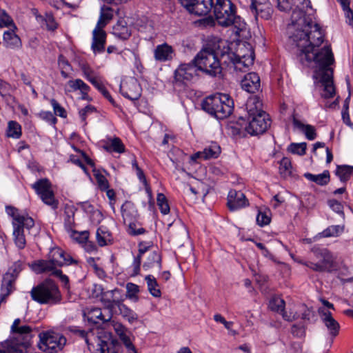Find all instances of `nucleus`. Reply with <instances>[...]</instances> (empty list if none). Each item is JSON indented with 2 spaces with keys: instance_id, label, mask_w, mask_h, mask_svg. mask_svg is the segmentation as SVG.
I'll list each match as a JSON object with an SVG mask.
<instances>
[{
  "instance_id": "nucleus-1",
  "label": "nucleus",
  "mask_w": 353,
  "mask_h": 353,
  "mask_svg": "<svg viewBox=\"0 0 353 353\" xmlns=\"http://www.w3.org/2000/svg\"><path fill=\"white\" fill-rule=\"evenodd\" d=\"M292 25L289 27V40L292 45L297 48L298 56L302 64L310 66L317 64V59L312 57L321 55L328 51L333 54L331 46H325L320 50L316 49L323 42L324 34L320 26L314 22L311 17L306 16L303 10H294L292 14Z\"/></svg>"
},
{
  "instance_id": "nucleus-2",
  "label": "nucleus",
  "mask_w": 353,
  "mask_h": 353,
  "mask_svg": "<svg viewBox=\"0 0 353 353\" xmlns=\"http://www.w3.org/2000/svg\"><path fill=\"white\" fill-rule=\"evenodd\" d=\"M261 103L254 99L253 103L247 104L246 119L240 117L237 122L230 127L231 133L239 137L259 136L265 133L271 125L270 115L261 109Z\"/></svg>"
},
{
  "instance_id": "nucleus-3",
  "label": "nucleus",
  "mask_w": 353,
  "mask_h": 353,
  "mask_svg": "<svg viewBox=\"0 0 353 353\" xmlns=\"http://www.w3.org/2000/svg\"><path fill=\"white\" fill-rule=\"evenodd\" d=\"M222 41L213 46L208 45L203 48L194 58L201 72L211 76L216 77L221 74L223 60L228 52V46H221Z\"/></svg>"
},
{
  "instance_id": "nucleus-4",
  "label": "nucleus",
  "mask_w": 353,
  "mask_h": 353,
  "mask_svg": "<svg viewBox=\"0 0 353 353\" xmlns=\"http://www.w3.org/2000/svg\"><path fill=\"white\" fill-rule=\"evenodd\" d=\"M20 319H16L12 326L11 332L14 336L0 343V353H27L30 345L32 327L30 325H20Z\"/></svg>"
},
{
  "instance_id": "nucleus-5",
  "label": "nucleus",
  "mask_w": 353,
  "mask_h": 353,
  "mask_svg": "<svg viewBox=\"0 0 353 353\" xmlns=\"http://www.w3.org/2000/svg\"><path fill=\"white\" fill-rule=\"evenodd\" d=\"M212 12L217 24L223 28L232 26L239 33L245 28V23L237 14V8L232 0H215Z\"/></svg>"
},
{
  "instance_id": "nucleus-6",
  "label": "nucleus",
  "mask_w": 353,
  "mask_h": 353,
  "mask_svg": "<svg viewBox=\"0 0 353 353\" xmlns=\"http://www.w3.org/2000/svg\"><path fill=\"white\" fill-rule=\"evenodd\" d=\"M323 57V61L322 58H319L321 55L313 56L312 58L317 59V64H314L316 68L314 74V78L319 79V81L324 87L322 97L325 99L332 98L335 95V87L333 82V70L330 68V65L334 63V54H332L328 51H325L322 54Z\"/></svg>"
},
{
  "instance_id": "nucleus-7",
  "label": "nucleus",
  "mask_w": 353,
  "mask_h": 353,
  "mask_svg": "<svg viewBox=\"0 0 353 353\" xmlns=\"http://www.w3.org/2000/svg\"><path fill=\"white\" fill-rule=\"evenodd\" d=\"M202 109L217 119H223L233 112V101L228 94H216L205 97L201 102Z\"/></svg>"
},
{
  "instance_id": "nucleus-8",
  "label": "nucleus",
  "mask_w": 353,
  "mask_h": 353,
  "mask_svg": "<svg viewBox=\"0 0 353 353\" xmlns=\"http://www.w3.org/2000/svg\"><path fill=\"white\" fill-rule=\"evenodd\" d=\"M33 301L40 304L56 305L61 303L62 295L57 284L50 279H46L33 287L30 291Z\"/></svg>"
},
{
  "instance_id": "nucleus-9",
  "label": "nucleus",
  "mask_w": 353,
  "mask_h": 353,
  "mask_svg": "<svg viewBox=\"0 0 353 353\" xmlns=\"http://www.w3.org/2000/svg\"><path fill=\"white\" fill-rule=\"evenodd\" d=\"M310 252L318 260L317 262H312L310 264L313 271L331 273L336 270L334 258L332 252L327 248L315 245L310 249Z\"/></svg>"
},
{
  "instance_id": "nucleus-10",
  "label": "nucleus",
  "mask_w": 353,
  "mask_h": 353,
  "mask_svg": "<svg viewBox=\"0 0 353 353\" xmlns=\"http://www.w3.org/2000/svg\"><path fill=\"white\" fill-rule=\"evenodd\" d=\"M39 348L46 353H57L62 350L66 344V338L54 330L42 332L39 334Z\"/></svg>"
},
{
  "instance_id": "nucleus-11",
  "label": "nucleus",
  "mask_w": 353,
  "mask_h": 353,
  "mask_svg": "<svg viewBox=\"0 0 353 353\" xmlns=\"http://www.w3.org/2000/svg\"><path fill=\"white\" fill-rule=\"evenodd\" d=\"M32 188L45 204L50 206L53 210L58 208L59 201L54 197L52 184L48 179H39L32 185Z\"/></svg>"
},
{
  "instance_id": "nucleus-12",
  "label": "nucleus",
  "mask_w": 353,
  "mask_h": 353,
  "mask_svg": "<svg viewBox=\"0 0 353 353\" xmlns=\"http://www.w3.org/2000/svg\"><path fill=\"white\" fill-rule=\"evenodd\" d=\"M254 52L252 50L249 51V54H236L232 52L228 47V52L225 55L223 63L228 65L232 63L234 69L239 71H245L254 63Z\"/></svg>"
},
{
  "instance_id": "nucleus-13",
  "label": "nucleus",
  "mask_w": 353,
  "mask_h": 353,
  "mask_svg": "<svg viewBox=\"0 0 353 353\" xmlns=\"http://www.w3.org/2000/svg\"><path fill=\"white\" fill-rule=\"evenodd\" d=\"M190 14L203 16L212 11L215 0H179Z\"/></svg>"
},
{
  "instance_id": "nucleus-14",
  "label": "nucleus",
  "mask_w": 353,
  "mask_h": 353,
  "mask_svg": "<svg viewBox=\"0 0 353 353\" xmlns=\"http://www.w3.org/2000/svg\"><path fill=\"white\" fill-rule=\"evenodd\" d=\"M201 72L194 59L188 63H181L174 71V81L176 84H181L185 81H190L199 76Z\"/></svg>"
},
{
  "instance_id": "nucleus-15",
  "label": "nucleus",
  "mask_w": 353,
  "mask_h": 353,
  "mask_svg": "<svg viewBox=\"0 0 353 353\" xmlns=\"http://www.w3.org/2000/svg\"><path fill=\"white\" fill-rule=\"evenodd\" d=\"M249 8L256 21L259 19L269 20L273 13V8L269 0H250Z\"/></svg>"
},
{
  "instance_id": "nucleus-16",
  "label": "nucleus",
  "mask_w": 353,
  "mask_h": 353,
  "mask_svg": "<svg viewBox=\"0 0 353 353\" xmlns=\"http://www.w3.org/2000/svg\"><path fill=\"white\" fill-rule=\"evenodd\" d=\"M123 301H116L111 302L109 299H105L106 308L110 312H113L115 307H117L120 314L127 319L130 323H134L138 319V315L125 305L122 303Z\"/></svg>"
},
{
  "instance_id": "nucleus-17",
  "label": "nucleus",
  "mask_w": 353,
  "mask_h": 353,
  "mask_svg": "<svg viewBox=\"0 0 353 353\" xmlns=\"http://www.w3.org/2000/svg\"><path fill=\"white\" fill-rule=\"evenodd\" d=\"M227 205L230 211H235L249 205V201L241 191L231 190L228 195Z\"/></svg>"
},
{
  "instance_id": "nucleus-18",
  "label": "nucleus",
  "mask_w": 353,
  "mask_h": 353,
  "mask_svg": "<svg viewBox=\"0 0 353 353\" xmlns=\"http://www.w3.org/2000/svg\"><path fill=\"white\" fill-rule=\"evenodd\" d=\"M319 312L323 323L329 332V334L332 339L335 338L339 333V323L332 317V313L330 311H325L324 309L320 308Z\"/></svg>"
},
{
  "instance_id": "nucleus-19",
  "label": "nucleus",
  "mask_w": 353,
  "mask_h": 353,
  "mask_svg": "<svg viewBox=\"0 0 353 353\" xmlns=\"http://www.w3.org/2000/svg\"><path fill=\"white\" fill-rule=\"evenodd\" d=\"M241 85L245 91L249 93H255L261 88L260 77L256 72H249L241 80Z\"/></svg>"
},
{
  "instance_id": "nucleus-20",
  "label": "nucleus",
  "mask_w": 353,
  "mask_h": 353,
  "mask_svg": "<svg viewBox=\"0 0 353 353\" xmlns=\"http://www.w3.org/2000/svg\"><path fill=\"white\" fill-rule=\"evenodd\" d=\"M61 263H59L57 257L51 254L49 260H39L35 261L32 265L33 270L37 274H42L51 272L55 267H61Z\"/></svg>"
},
{
  "instance_id": "nucleus-21",
  "label": "nucleus",
  "mask_w": 353,
  "mask_h": 353,
  "mask_svg": "<svg viewBox=\"0 0 353 353\" xmlns=\"http://www.w3.org/2000/svg\"><path fill=\"white\" fill-rule=\"evenodd\" d=\"M121 94L131 101H137L141 96V88L136 80H132L126 85H121Z\"/></svg>"
},
{
  "instance_id": "nucleus-22",
  "label": "nucleus",
  "mask_w": 353,
  "mask_h": 353,
  "mask_svg": "<svg viewBox=\"0 0 353 353\" xmlns=\"http://www.w3.org/2000/svg\"><path fill=\"white\" fill-rule=\"evenodd\" d=\"M104 336L106 339H103L102 336L98 337L96 353H119L120 346L114 343L110 334ZM128 353H132V352Z\"/></svg>"
},
{
  "instance_id": "nucleus-23",
  "label": "nucleus",
  "mask_w": 353,
  "mask_h": 353,
  "mask_svg": "<svg viewBox=\"0 0 353 353\" xmlns=\"http://www.w3.org/2000/svg\"><path fill=\"white\" fill-rule=\"evenodd\" d=\"M85 315L87 317L88 321L94 325H102L110 321L112 317V312L108 311V314L104 315L102 313L101 309L99 307L90 308Z\"/></svg>"
},
{
  "instance_id": "nucleus-24",
  "label": "nucleus",
  "mask_w": 353,
  "mask_h": 353,
  "mask_svg": "<svg viewBox=\"0 0 353 353\" xmlns=\"http://www.w3.org/2000/svg\"><path fill=\"white\" fill-rule=\"evenodd\" d=\"M174 56V50L173 48L167 43L157 46L154 51V59L161 62L170 61Z\"/></svg>"
},
{
  "instance_id": "nucleus-25",
  "label": "nucleus",
  "mask_w": 353,
  "mask_h": 353,
  "mask_svg": "<svg viewBox=\"0 0 353 353\" xmlns=\"http://www.w3.org/2000/svg\"><path fill=\"white\" fill-rule=\"evenodd\" d=\"M121 212L124 224L137 221L139 214L135 205L129 201H126L121 207Z\"/></svg>"
},
{
  "instance_id": "nucleus-26",
  "label": "nucleus",
  "mask_w": 353,
  "mask_h": 353,
  "mask_svg": "<svg viewBox=\"0 0 353 353\" xmlns=\"http://www.w3.org/2000/svg\"><path fill=\"white\" fill-rule=\"evenodd\" d=\"M106 37L105 31H92L91 48L94 54H101L105 51Z\"/></svg>"
},
{
  "instance_id": "nucleus-27",
  "label": "nucleus",
  "mask_w": 353,
  "mask_h": 353,
  "mask_svg": "<svg viewBox=\"0 0 353 353\" xmlns=\"http://www.w3.org/2000/svg\"><path fill=\"white\" fill-rule=\"evenodd\" d=\"M16 281L8 276H3L1 284L0 303H6L7 298L15 290Z\"/></svg>"
},
{
  "instance_id": "nucleus-28",
  "label": "nucleus",
  "mask_w": 353,
  "mask_h": 353,
  "mask_svg": "<svg viewBox=\"0 0 353 353\" xmlns=\"http://www.w3.org/2000/svg\"><path fill=\"white\" fill-rule=\"evenodd\" d=\"M3 44L6 48L14 50L20 49L22 43L20 37L15 34L13 30H6L3 35Z\"/></svg>"
},
{
  "instance_id": "nucleus-29",
  "label": "nucleus",
  "mask_w": 353,
  "mask_h": 353,
  "mask_svg": "<svg viewBox=\"0 0 353 353\" xmlns=\"http://www.w3.org/2000/svg\"><path fill=\"white\" fill-rule=\"evenodd\" d=\"M51 254L57 257L59 263L62 264L61 267L71 265H78L79 264V260L74 259L70 254L65 252L61 248H54L51 251Z\"/></svg>"
},
{
  "instance_id": "nucleus-30",
  "label": "nucleus",
  "mask_w": 353,
  "mask_h": 353,
  "mask_svg": "<svg viewBox=\"0 0 353 353\" xmlns=\"http://www.w3.org/2000/svg\"><path fill=\"white\" fill-rule=\"evenodd\" d=\"M112 34L121 40H127L131 36V31L124 19H120L113 26Z\"/></svg>"
},
{
  "instance_id": "nucleus-31",
  "label": "nucleus",
  "mask_w": 353,
  "mask_h": 353,
  "mask_svg": "<svg viewBox=\"0 0 353 353\" xmlns=\"http://www.w3.org/2000/svg\"><path fill=\"white\" fill-rule=\"evenodd\" d=\"M292 123L293 125L301 130L308 140L312 141L316 139V129L313 125L304 124L295 117H293Z\"/></svg>"
},
{
  "instance_id": "nucleus-32",
  "label": "nucleus",
  "mask_w": 353,
  "mask_h": 353,
  "mask_svg": "<svg viewBox=\"0 0 353 353\" xmlns=\"http://www.w3.org/2000/svg\"><path fill=\"white\" fill-rule=\"evenodd\" d=\"M303 176L307 180L314 182L319 185H325L328 184L330 180V172L328 170H324L323 173L319 174H313L310 172H305Z\"/></svg>"
},
{
  "instance_id": "nucleus-33",
  "label": "nucleus",
  "mask_w": 353,
  "mask_h": 353,
  "mask_svg": "<svg viewBox=\"0 0 353 353\" xmlns=\"http://www.w3.org/2000/svg\"><path fill=\"white\" fill-rule=\"evenodd\" d=\"M285 301L278 296H274L271 299L269 303V307L272 311L276 312L282 314L283 318L287 321H291L285 312Z\"/></svg>"
},
{
  "instance_id": "nucleus-34",
  "label": "nucleus",
  "mask_w": 353,
  "mask_h": 353,
  "mask_svg": "<svg viewBox=\"0 0 353 353\" xmlns=\"http://www.w3.org/2000/svg\"><path fill=\"white\" fill-rule=\"evenodd\" d=\"M95 292H99L101 296V301L103 303L105 309L106 308V304H105V299H109L111 302L116 301H122L121 299H119V298H117L115 296V294L117 293H119L120 290L117 288L112 290H108L106 292H103V288L101 285H95Z\"/></svg>"
},
{
  "instance_id": "nucleus-35",
  "label": "nucleus",
  "mask_w": 353,
  "mask_h": 353,
  "mask_svg": "<svg viewBox=\"0 0 353 353\" xmlns=\"http://www.w3.org/2000/svg\"><path fill=\"white\" fill-rule=\"evenodd\" d=\"M68 85L74 91L80 90L83 99H86L90 88L83 80L77 79L75 80H70L68 82Z\"/></svg>"
},
{
  "instance_id": "nucleus-36",
  "label": "nucleus",
  "mask_w": 353,
  "mask_h": 353,
  "mask_svg": "<svg viewBox=\"0 0 353 353\" xmlns=\"http://www.w3.org/2000/svg\"><path fill=\"white\" fill-rule=\"evenodd\" d=\"M13 239L15 245L19 250H23L26 245V240L23 228L13 225Z\"/></svg>"
},
{
  "instance_id": "nucleus-37",
  "label": "nucleus",
  "mask_w": 353,
  "mask_h": 353,
  "mask_svg": "<svg viewBox=\"0 0 353 353\" xmlns=\"http://www.w3.org/2000/svg\"><path fill=\"white\" fill-rule=\"evenodd\" d=\"M24 268V263L21 260H18L15 261L8 270V271L4 274L6 276H8L10 279H12L16 281L20 274V272Z\"/></svg>"
},
{
  "instance_id": "nucleus-38",
  "label": "nucleus",
  "mask_w": 353,
  "mask_h": 353,
  "mask_svg": "<svg viewBox=\"0 0 353 353\" xmlns=\"http://www.w3.org/2000/svg\"><path fill=\"white\" fill-rule=\"evenodd\" d=\"M12 225L19 226L20 228H26L28 230L31 229L34 225V219L28 216L17 215L15 218V221L12 222Z\"/></svg>"
},
{
  "instance_id": "nucleus-39",
  "label": "nucleus",
  "mask_w": 353,
  "mask_h": 353,
  "mask_svg": "<svg viewBox=\"0 0 353 353\" xmlns=\"http://www.w3.org/2000/svg\"><path fill=\"white\" fill-rule=\"evenodd\" d=\"M145 280L147 282L148 289L150 293L154 297H160L161 292L159 288V284L156 279L152 275L145 276Z\"/></svg>"
},
{
  "instance_id": "nucleus-40",
  "label": "nucleus",
  "mask_w": 353,
  "mask_h": 353,
  "mask_svg": "<svg viewBox=\"0 0 353 353\" xmlns=\"http://www.w3.org/2000/svg\"><path fill=\"white\" fill-rule=\"evenodd\" d=\"M155 263H157L159 269L161 270L162 268L161 255L158 250L150 253L148 261L143 263V267L145 269H148L152 267Z\"/></svg>"
},
{
  "instance_id": "nucleus-41",
  "label": "nucleus",
  "mask_w": 353,
  "mask_h": 353,
  "mask_svg": "<svg viewBox=\"0 0 353 353\" xmlns=\"http://www.w3.org/2000/svg\"><path fill=\"white\" fill-rule=\"evenodd\" d=\"M21 134V125L15 121H10L8 123L7 136L14 139H19Z\"/></svg>"
},
{
  "instance_id": "nucleus-42",
  "label": "nucleus",
  "mask_w": 353,
  "mask_h": 353,
  "mask_svg": "<svg viewBox=\"0 0 353 353\" xmlns=\"http://www.w3.org/2000/svg\"><path fill=\"white\" fill-rule=\"evenodd\" d=\"M205 159H216L221 153V147L216 143H212L203 150Z\"/></svg>"
},
{
  "instance_id": "nucleus-43",
  "label": "nucleus",
  "mask_w": 353,
  "mask_h": 353,
  "mask_svg": "<svg viewBox=\"0 0 353 353\" xmlns=\"http://www.w3.org/2000/svg\"><path fill=\"white\" fill-rule=\"evenodd\" d=\"M292 168L291 160L288 157H283L279 161V173L282 177L286 178L291 176Z\"/></svg>"
},
{
  "instance_id": "nucleus-44",
  "label": "nucleus",
  "mask_w": 353,
  "mask_h": 353,
  "mask_svg": "<svg viewBox=\"0 0 353 353\" xmlns=\"http://www.w3.org/2000/svg\"><path fill=\"white\" fill-rule=\"evenodd\" d=\"M81 70L84 77L92 85L101 79V77L99 75H98L95 72V71L92 68H91L88 65H83L81 67Z\"/></svg>"
},
{
  "instance_id": "nucleus-45",
  "label": "nucleus",
  "mask_w": 353,
  "mask_h": 353,
  "mask_svg": "<svg viewBox=\"0 0 353 353\" xmlns=\"http://www.w3.org/2000/svg\"><path fill=\"white\" fill-rule=\"evenodd\" d=\"M111 233L105 230L103 227L99 228L97 231V240L99 245L101 247L105 246L108 242L111 241Z\"/></svg>"
},
{
  "instance_id": "nucleus-46",
  "label": "nucleus",
  "mask_w": 353,
  "mask_h": 353,
  "mask_svg": "<svg viewBox=\"0 0 353 353\" xmlns=\"http://www.w3.org/2000/svg\"><path fill=\"white\" fill-rule=\"evenodd\" d=\"M125 225H128L127 232L131 236H139L146 232V230L141 227V224L138 220L128 223Z\"/></svg>"
},
{
  "instance_id": "nucleus-47",
  "label": "nucleus",
  "mask_w": 353,
  "mask_h": 353,
  "mask_svg": "<svg viewBox=\"0 0 353 353\" xmlns=\"http://www.w3.org/2000/svg\"><path fill=\"white\" fill-rule=\"evenodd\" d=\"M74 225V210L73 208H66L65 210L64 227L68 232L73 230Z\"/></svg>"
},
{
  "instance_id": "nucleus-48",
  "label": "nucleus",
  "mask_w": 353,
  "mask_h": 353,
  "mask_svg": "<svg viewBox=\"0 0 353 353\" xmlns=\"http://www.w3.org/2000/svg\"><path fill=\"white\" fill-rule=\"evenodd\" d=\"M353 172V167L349 165H338L336 170V175H337L341 181H346L350 178Z\"/></svg>"
},
{
  "instance_id": "nucleus-49",
  "label": "nucleus",
  "mask_w": 353,
  "mask_h": 353,
  "mask_svg": "<svg viewBox=\"0 0 353 353\" xmlns=\"http://www.w3.org/2000/svg\"><path fill=\"white\" fill-rule=\"evenodd\" d=\"M343 232V226L339 225H331L325 229L319 235L321 237L327 238L331 236H338Z\"/></svg>"
},
{
  "instance_id": "nucleus-50",
  "label": "nucleus",
  "mask_w": 353,
  "mask_h": 353,
  "mask_svg": "<svg viewBox=\"0 0 353 353\" xmlns=\"http://www.w3.org/2000/svg\"><path fill=\"white\" fill-rule=\"evenodd\" d=\"M110 145L105 148L108 151H112L117 153L125 152V145L119 137H114L110 139Z\"/></svg>"
},
{
  "instance_id": "nucleus-51",
  "label": "nucleus",
  "mask_w": 353,
  "mask_h": 353,
  "mask_svg": "<svg viewBox=\"0 0 353 353\" xmlns=\"http://www.w3.org/2000/svg\"><path fill=\"white\" fill-rule=\"evenodd\" d=\"M307 143L302 142L299 143H291L288 147V151L294 154L303 156L305 154Z\"/></svg>"
},
{
  "instance_id": "nucleus-52",
  "label": "nucleus",
  "mask_w": 353,
  "mask_h": 353,
  "mask_svg": "<svg viewBox=\"0 0 353 353\" xmlns=\"http://www.w3.org/2000/svg\"><path fill=\"white\" fill-rule=\"evenodd\" d=\"M157 203L161 212L163 214H168L170 208L168 202V199L163 193H158L157 196Z\"/></svg>"
},
{
  "instance_id": "nucleus-53",
  "label": "nucleus",
  "mask_w": 353,
  "mask_h": 353,
  "mask_svg": "<svg viewBox=\"0 0 353 353\" xmlns=\"http://www.w3.org/2000/svg\"><path fill=\"white\" fill-rule=\"evenodd\" d=\"M277 7L281 11L289 12L292 10V13L294 10H303L302 8H299L298 6L294 9V0H277Z\"/></svg>"
},
{
  "instance_id": "nucleus-54",
  "label": "nucleus",
  "mask_w": 353,
  "mask_h": 353,
  "mask_svg": "<svg viewBox=\"0 0 353 353\" xmlns=\"http://www.w3.org/2000/svg\"><path fill=\"white\" fill-rule=\"evenodd\" d=\"M10 26L17 28L12 17L5 10L0 8V28Z\"/></svg>"
},
{
  "instance_id": "nucleus-55",
  "label": "nucleus",
  "mask_w": 353,
  "mask_h": 353,
  "mask_svg": "<svg viewBox=\"0 0 353 353\" xmlns=\"http://www.w3.org/2000/svg\"><path fill=\"white\" fill-rule=\"evenodd\" d=\"M270 214V210L262 211L259 210L256 219V223L261 227L268 225L271 221Z\"/></svg>"
},
{
  "instance_id": "nucleus-56",
  "label": "nucleus",
  "mask_w": 353,
  "mask_h": 353,
  "mask_svg": "<svg viewBox=\"0 0 353 353\" xmlns=\"http://www.w3.org/2000/svg\"><path fill=\"white\" fill-rule=\"evenodd\" d=\"M328 206L336 213L341 215L343 218H345V213L343 211V205L339 201L332 199H328L327 202Z\"/></svg>"
},
{
  "instance_id": "nucleus-57",
  "label": "nucleus",
  "mask_w": 353,
  "mask_h": 353,
  "mask_svg": "<svg viewBox=\"0 0 353 353\" xmlns=\"http://www.w3.org/2000/svg\"><path fill=\"white\" fill-rule=\"evenodd\" d=\"M127 290V297L130 299H132L134 301H137L139 298L137 296V294L139 292V287L132 283H128L126 285Z\"/></svg>"
},
{
  "instance_id": "nucleus-58",
  "label": "nucleus",
  "mask_w": 353,
  "mask_h": 353,
  "mask_svg": "<svg viewBox=\"0 0 353 353\" xmlns=\"http://www.w3.org/2000/svg\"><path fill=\"white\" fill-rule=\"evenodd\" d=\"M37 116L51 125L54 126L57 123V119L50 111H41Z\"/></svg>"
},
{
  "instance_id": "nucleus-59",
  "label": "nucleus",
  "mask_w": 353,
  "mask_h": 353,
  "mask_svg": "<svg viewBox=\"0 0 353 353\" xmlns=\"http://www.w3.org/2000/svg\"><path fill=\"white\" fill-rule=\"evenodd\" d=\"M69 233H70V236L79 243H83L88 239L89 237V232L88 231L79 232L73 230Z\"/></svg>"
},
{
  "instance_id": "nucleus-60",
  "label": "nucleus",
  "mask_w": 353,
  "mask_h": 353,
  "mask_svg": "<svg viewBox=\"0 0 353 353\" xmlns=\"http://www.w3.org/2000/svg\"><path fill=\"white\" fill-rule=\"evenodd\" d=\"M50 104L53 108L54 112L56 115L61 117L66 118L67 112L63 107H62L57 100L54 99H50Z\"/></svg>"
},
{
  "instance_id": "nucleus-61",
  "label": "nucleus",
  "mask_w": 353,
  "mask_h": 353,
  "mask_svg": "<svg viewBox=\"0 0 353 353\" xmlns=\"http://www.w3.org/2000/svg\"><path fill=\"white\" fill-rule=\"evenodd\" d=\"M114 16V10L109 6H103L101 8L100 17L107 22H110Z\"/></svg>"
},
{
  "instance_id": "nucleus-62",
  "label": "nucleus",
  "mask_w": 353,
  "mask_h": 353,
  "mask_svg": "<svg viewBox=\"0 0 353 353\" xmlns=\"http://www.w3.org/2000/svg\"><path fill=\"white\" fill-rule=\"evenodd\" d=\"M66 330L74 336H77L80 339H86L87 332L77 326L70 325L66 327Z\"/></svg>"
},
{
  "instance_id": "nucleus-63",
  "label": "nucleus",
  "mask_w": 353,
  "mask_h": 353,
  "mask_svg": "<svg viewBox=\"0 0 353 353\" xmlns=\"http://www.w3.org/2000/svg\"><path fill=\"white\" fill-rule=\"evenodd\" d=\"M132 168L133 170H135L137 176L138 177L140 182H141L142 183H146L147 179H146L145 175L144 174V172L139 166L136 159H134V160L132 162Z\"/></svg>"
},
{
  "instance_id": "nucleus-64",
  "label": "nucleus",
  "mask_w": 353,
  "mask_h": 353,
  "mask_svg": "<svg viewBox=\"0 0 353 353\" xmlns=\"http://www.w3.org/2000/svg\"><path fill=\"white\" fill-rule=\"evenodd\" d=\"M129 334L130 333H125L123 336H120L119 339L123 342V345L128 350V352H132V353H137L135 347L134 346L132 341H130Z\"/></svg>"
}]
</instances>
